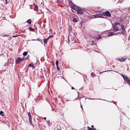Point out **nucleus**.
<instances>
[{"label":"nucleus","mask_w":130,"mask_h":130,"mask_svg":"<svg viewBox=\"0 0 130 130\" xmlns=\"http://www.w3.org/2000/svg\"><path fill=\"white\" fill-rule=\"evenodd\" d=\"M93 125H92L91 126V128H93Z\"/></svg>","instance_id":"72a5a7b5"},{"label":"nucleus","mask_w":130,"mask_h":130,"mask_svg":"<svg viewBox=\"0 0 130 130\" xmlns=\"http://www.w3.org/2000/svg\"><path fill=\"white\" fill-rule=\"evenodd\" d=\"M28 66L29 67H32V69L35 68V67L34 66L33 63V62H32Z\"/></svg>","instance_id":"9d476101"},{"label":"nucleus","mask_w":130,"mask_h":130,"mask_svg":"<svg viewBox=\"0 0 130 130\" xmlns=\"http://www.w3.org/2000/svg\"><path fill=\"white\" fill-rule=\"evenodd\" d=\"M34 6H35L34 10L36 11H37L38 10V7L35 4H34Z\"/></svg>","instance_id":"9b49d317"},{"label":"nucleus","mask_w":130,"mask_h":130,"mask_svg":"<svg viewBox=\"0 0 130 130\" xmlns=\"http://www.w3.org/2000/svg\"><path fill=\"white\" fill-rule=\"evenodd\" d=\"M92 130H96V128H92Z\"/></svg>","instance_id":"2f4dec72"},{"label":"nucleus","mask_w":130,"mask_h":130,"mask_svg":"<svg viewBox=\"0 0 130 130\" xmlns=\"http://www.w3.org/2000/svg\"><path fill=\"white\" fill-rule=\"evenodd\" d=\"M123 78L124 80L126 81V80H127V79H128V77L126 76H124V77H123Z\"/></svg>","instance_id":"dca6fc26"},{"label":"nucleus","mask_w":130,"mask_h":130,"mask_svg":"<svg viewBox=\"0 0 130 130\" xmlns=\"http://www.w3.org/2000/svg\"><path fill=\"white\" fill-rule=\"evenodd\" d=\"M69 3H70V4L71 5V6L72 7V5H74V4L71 1H70L69 2Z\"/></svg>","instance_id":"412c9836"},{"label":"nucleus","mask_w":130,"mask_h":130,"mask_svg":"<svg viewBox=\"0 0 130 130\" xmlns=\"http://www.w3.org/2000/svg\"><path fill=\"white\" fill-rule=\"evenodd\" d=\"M121 29L122 30L121 33L123 35H124L126 33V31L125 29V28L124 25L123 24H122Z\"/></svg>","instance_id":"f03ea898"},{"label":"nucleus","mask_w":130,"mask_h":130,"mask_svg":"<svg viewBox=\"0 0 130 130\" xmlns=\"http://www.w3.org/2000/svg\"><path fill=\"white\" fill-rule=\"evenodd\" d=\"M26 22L28 24H30L31 23V20L30 19H28L27 21Z\"/></svg>","instance_id":"4468645a"},{"label":"nucleus","mask_w":130,"mask_h":130,"mask_svg":"<svg viewBox=\"0 0 130 130\" xmlns=\"http://www.w3.org/2000/svg\"><path fill=\"white\" fill-rule=\"evenodd\" d=\"M73 21L74 22H77L78 21L76 18H74V19H73Z\"/></svg>","instance_id":"a211bd4d"},{"label":"nucleus","mask_w":130,"mask_h":130,"mask_svg":"<svg viewBox=\"0 0 130 130\" xmlns=\"http://www.w3.org/2000/svg\"><path fill=\"white\" fill-rule=\"evenodd\" d=\"M50 36L48 38L45 39V38L43 39V42H44L45 44H46L47 43V41L49 38H50Z\"/></svg>","instance_id":"1a4fd4ad"},{"label":"nucleus","mask_w":130,"mask_h":130,"mask_svg":"<svg viewBox=\"0 0 130 130\" xmlns=\"http://www.w3.org/2000/svg\"><path fill=\"white\" fill-rule=\"evenodd\" d=\"M58 62H59L58 60L56 61V66H58Z\"/></svg>","instance_id":"b1692460"},{"label":"nucleus","mask_w":130,"mask_h":130,"mask_svg":"<svg viewBox=\"0 0 130 130\" xmlns=\"http://www.w3.org/2000/svg\"><path fill=\"white\" fill-rule=\"evenodd\" d=\"M6 1V4H7V0H5Z\"/></svg>","instance_id":"f704fd0d"},{"label":"nucleus","mask_w":130,"mask_h":130,"mask_svg":"<svg viewBox=\"0 0 130 130\" xmlns=\"http://www.w3.org/2000/svg\"><path fill=\"white\" fill-rule=\"evenodd\" d=\"M89 100H91V99H88Z\"/></svg>","instance_id":"4c0bfd02"},{"label":"nucleus","mask_w":130,"mask_h":130,"mask_svg":"<svg viewBox=\"0 0 130 130\" xmlns=\"http://www.w3.org/2000/svg\"><path fill=\"white\" fill-rule=\"evenodd\" d=\"M29 120L30 125H33L32 122V119H30V120Z\"/></svg>","instance_id":"6ab92c4d"},{"label":"nucleus","mask_w":130,"mask_h":130,"mask_svg":"<svg viewBox=\"0 0 130 130\" xmlns=\"http://www.w3.org/2000/svg\"><path fill=\"white\" fill-rule=\"evenodd\" d=\"M27 54V51L24 52L23 53V55L24 56H26Z\"/></svg>","instance_id":"f3484780"},{"label":"nucleus","mask_w":130,"mask_h":130,"mask_svg":"<svg viewBox=\"0 0 130 130\" xmlns=\"http://www.w3.org/2000/svg\"><path fill=\"white\" fill-rule=\"evenodd\" d=\"M3 111H1L0 112V115H1L2 116H4V114H3Z\"/></svg>","instance_id":"4be33fe9"},{"label":"nucleus","mask_w":130,"mask_h":130,"mask_svg":"<svg viewBox=\"0 0 130 130\" xmlns=\"http://www.w3.org/2000/svg\"><path fill=\"white\" fill-rule=\"evenodd\" d=\"M81 108L82 109H83V108H82V106L81 105Z\"/></svg>","instance_id":"a19ab883"},{"label":"nucleus","mask_w":130,"mask_h":130,"mask_svg":"<svg viewBox=\"0 0 130 130\" xmlns=\"http://www.w3.org/2000/svg\"><path fill=\"white\" fill-rule=\"evenodd\" d=\"M56 67H57V69L58 71H60V68H59V67H58V66H56Z\"/></svg>","instance_id":"cd10ccee"},{"label":"nucleus","mask_w":130,"mask_h":130,"mask_svg":"<svg viewBox=\"0 0 130 130\" xmlns=\"http://www.w3.org/2000/svg\"><path fill=\"white\" fill-rule=\"evenodd\" d=\"M13 37H16V36H13Z\"/></svg>","instance_id":"ea45409f"},{"label":"nucleus","mask_w":130,"mask_h":130,"mask_svg":"<svg viewBox=\"0 0 130 130\" xmlns=\"http://www.w3.org/2000/svg\"><path fill=\"white\" fill-rule=\"evenodd\" d=\"M57 130H60L59 129H57Z\"/></svg>","instance_id":"37998d69"},{"label":"nucleus","mask_w":130,"mask_h":130,"mask_svg":"<svg viewBox=\"0 0 130 130\" xmlns=\"http://www.w3.org/2000/svg\"><path fill=\"white\" fill-rule=\"evenodd\" d=\"M126 81H127V83L129 84V85L130 84V79H129L128 78V79H127V80H126Z\"/></svg>","instance_id":"aec40b11"},{"label":"nucleus","mask_w":130,"mask_h":130,"mask_svg":"<svg viewBox=\"0 0 130 130\" xmlns=\"http://www.w3.org/2000/svg\"><path fill=\"white\" fill-rule=\"evenodd\" d=\"M71 89H74V88L73 87H72Z\"/></svg>","instance_id":"c9c22d12"},{"label":"nucleus","mask_w":130,"mask_h":130,"mask_svg":"<svg viewBox=\"0 0 130 130\" xmlns=\"http://www.w3.org/2000/svg\"><path fill=\"white\" fill-rule=\"evenodd\" d=\"M113 29L115 31H117L121 30L122 24L121 25L119 22H116L112 25Z\"/></svg>","instance_id":"f257e3e1"},{"label":"nucleus","mask_w":130,"mask_h":130,"mask_svg":"<svg viewBox=\"0 0 130 130\" xmlns=\"http://www.w3.org/2000/svg\"><path fill=\"white\" fill-rule=\"evenodd\" d=\"M72 7L73 9L76 10V11H77V9H78V8L79 7L75 5L74 4V5H72Z\"/></svg>","instance_id":"0eeeda50"},{"label":"nucleus","mask_w":130,"mask_h":130,"mask_svg":"<svg viewBox=\"0 0 130 130\" xmlns=\"http://www.w3.org/2000/svg\"><path fill=\"white\" fill-rule=\"evenodd\" d=\"M33 31L34 30V29H33V30H32Z\"/></svg>","instance_id":"c03bdc74"},{"label":"nucleus","mask_w":130,"mask_h":130,"mask_svg":"<svg viewBox=\"0 0 130 130\" xmlns=\"http://www.w3.org/2000/svg\"><path fill=\"white\" fill-rule=\"evenodd\" d=\"M119 22H120L121 23H122V22L123 21L121 19H120L119 20Z\"/></svg>","instance_id":"bb28decb"},{"label":"nucleus","mask_w":130,"mask_h":130,"mask_svg":"<svg viewBox=\"0 0 130 130\" xmlns=\"http://www.w3.org/2000/svg\"><path fill=\"white\" fill-rule=\"evenodd\" d=\"M47 124H48V125H49V124H50V122L48 121V122H47Z\"/></svg>","instance_id":"473e14b6"},{"label":"nucleus","mask_w":130,"mask_h":130,"mask_svg":"<svg viewBox=\"0 0 130 130\" xmlns=\"http://www.w3.org/2000/svg\"><path fill=\"white\" fill-rule=\"evenodd\" d=\"M103 17V15L102 14H97L93 15L92 17V18L94 19L98 18H102Z\"/></svg>","instance_id":"20e7f679"},{"label":"nucleus","mask_w":130,"mask_h":130,"mask_svg":"<svg viewBox=\"0 0 130 130\" xmlns=\"http://www.w3.org/2000/svg\"><path fill=\"white\" fill-rule=\"evenodd\" d=\"M23 59L20 58H18L16 60V63L18 64L20 63L21 61L23 60Z\"/></svg>","instance_id":"423d86ee"},{"label":"nucleus","mask_w":130,"mask_h":130,"mask_svg":"<svg viewBox=\"0 0 130 130\" xmlns=\"http://www.w3.org/2000/svg\"><path fill=\"white\" fill-rule=\"evenodd\" d=\"M70 101V100H67V101H66V102H68V101Z\"/></svg>","instance_id":"58836bf2"},{"label":"nucleus","mask_w":130,"mask_h":130,"mask_svg":"<svg viewBox=\"0 0 130 130\" xmlns=\"http://www.w3.org/2000/svg\"><path fill=\"white\" fill-rule=\"evenodd\" d=\"M77 94L78 95V97L79 96V93L78 92H77Z\"/></svg>","instance_id":"7c9ffc66"},{"label":"nucleus","mask_w":130,"mask_h":130,"mask_svg":"<svg viewBox=\"0 0 130 130\" xmlns=\"http://www.w3.org/2000/svg\"><path fill=\"white\" fill-rule=\"evenodd\" d=\"M77 12L79 14H82L83 13L84 11L83 9H81L80 7L78 8V9H77Z\"/></svg>","instance_id":"39448f33"},{"label":"nucleus","mask_w":130,"mask_h":130,"mask_svg":"<svg viewBox=\"0 0 130 130\" xmlns=\"http://www.w3.org/2000/svg\"><path fill=\"white\" fill-rule=\"evenodd\" d=\"M87 128L88 130H92V128H90L89 126L87 127Z\"/></svg>","instance_id":"393cba45"},{"label":"nucleus","mask_w":130,"mask_h":130,"mask_svg":"<svg viewBox=\"0 0 130 130\" xmlns=\"http://www.w3.org/2000/svg\"><path fill=\"white\" fill-rule=\"evenodd\" d=\"M43 119L44 120H46V118L45 117H44Z\"/></svg>","instance_id":"e433bc0d"},{"label":"nucleus","mask_w":130,"mask_h":130,"mask_svg":"<svg viewBox=\"0 0 130 130\" xmlns=\"http://www.w3.org/2000/svg\"><path fill=\"white\" fill-rule=\"evenodd\" d=\"M27 114L29 118V120H30V119H32V117L30 114V112L28 113Z\"/></svg>","instance_id":"ddd939ff"},{"label":"nucleus","mask_w":130,"mask_h":130,"mask_svg":"<svg viewBox=\"0 0 130 130\" xmlns=\"http://www.w3.org/2000/svg\"><path fill=\"white\" fill-rule=\"evenodd\" d=\"M53 36H50V37H53Z\"/></svg>","instance_id":"79ce46f5"},{"label":"nucleus","mask_w":130,"mask_h":130,"mask_svg":"<svg viewBox=\"0 0 130 130\" xmlns=\"http://www.w3.org/2000/svg\"><path fill=\"white\" fill-rule=\"evenodd\" d=\"M117 34H114V33H113V32H110L109 33V34H108L107 36H112V35H116Z\"/></svg>","instance_id":"f8f14e48"},{"label":"nucleus","mask_w":130,"mask_h":130,"mask_svg":"<svg viewBox=\"0 0 130 130\" xmlns=\"http://www.w3.org/2000/svg\"><path fill=\"white\" fill-rule=\"evenodd\" d=\"M121 76L123 77L124 76H125L123 75L122 74H120Z\"/></svg>","instance_id":"c756f323"},{"label":"nucleus","mask_w":130,"mask_h":130,"mask_svg":"<svg viewBox=\"0 0 130 130\" xmlns=\"http://www.w3.org/2000/svg\"><path fill=\"white\" fill-rule=\"evenodd\" d=\"M91 75L92 76H94L95 75L94 74V73L93 72H92L91 73Z\"/></svg>","instance_id":"a878e982"},{"label":"nucleus","mask_w":130,"mask_h":130,"mask_svg":"<svg viewBox=\"0 0 130 130\" xmlns=\"http://www.w3.org/2000/svg\"><path fill=\"white\" fill-rule=\"evenodd\" d=\"M102 14V15H103L104 16H106L109 17H110L111 16V14L109 11H107L103 13V14Z\"/></svg>","instance_id":"7ed1b4c3"},{"label":"nucleus","mask_w":130,"mask_h":130,"mask_svg":"<svg viewBox=\"0 0 130 130\" xmlns=\"http://www.w3.org/2000/svg\"><path fill=\"white\" fill-rule=\"evenodd\" d=\"M29 55H28L26 57V59L28 60L29 59Z\"/></svg>","instance_id":"5701e85b"},{"label":"nucleus","mask_w":130,"mask_h":130,"mask_svg":"<svg viewBox=\"0 0 130 130\" xmlns=\"http://www.w3.org/2000/svg\"><path fill=\"white\" fill-rule=\"evenodd\" d=\"M29 30H32V28H31L30 27L29 28Z\"/></svg>","instance_id":"c85d7f7f"},{"label":"nucleus","mask_w":130,"mask_h":130,"mask_svg":"<svg viewBox=\"0 0 130 130\" xmlns=\"http://www.w3.org/2000/svg\"><path fill=\"white\" fill-rule=\"evenodd\" d=\"M126 58H123V57H122L118 59H117L120 61L121 62H122L124 61L125 60Z\"/></svg>","instance_id":"6e6552de"},{"label":"nucleus","mask_w":130,"mask_h":130,"mask_svg":"<svg viewBox=\"0 0 130 130\" xmlns=\"http://www.w3.org/2000/svg\"><path fill=\"white\" fill-rule=\"evenodd\" d=\"M94 38L97 39H101V37L100 35H99V36L98 37L95 36Z\"/></svg>","instance_id":"2eb2a0df"}]
</instances>
